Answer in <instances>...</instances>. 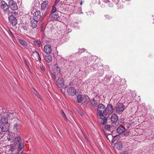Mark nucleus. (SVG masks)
I'll return each mask as SVG.
<instances>
[{"instance_id":"nucleus-1","label":"nucleus","mask_w":154,"mask_h":154,"mask_svg":"<svg viewBox=\"0 0 154 154\" xmlns=\"http://www.w3.org/2000/svg\"><path fill=\"white\" fill-rule=\"evenodd\" d=\"M97 116L102 119L100 121L101 123L104 124L106 122L107 119L106 118L107 114L105 113L106 109L105 106L102 104H100L97 107Z\"/></svg>"},{"instance_id":"nucleus-2","label":"nucleus","mask_w":154,"mask_h":154,"mask_svg":"<svg viewBox=\"0 0 154 154\" xmlns=\"http://www.w3.org/2000/svg\"><path fill=\"white\" fill-rule=\"evenodd\" d=\"M8 6L12 10L15 11L17 10L18 9V6L16 3L13 0H10L8 2Z\"/></svg>"},{"instance_id":"nucleus-3","label":"nucleus","mask_w":154,"mask_h":154,"mask_svg":"<svg viewBox=\"0 0 154 154\" xmlns=\"http://www.w3.org/2000/svg\"><path fill=\"white\" fill-rule=\"evenodd\" d=\"M125 107L123 103H120L118 104L116 108V112L117 114H121L125 109Z\"/></svg>"},{"instance_id":"nucleus-4","label":"nucleus","mask_w":154,"mask_h":154,"mask_svg":"<svg viewBox=\"0 0 154 154\" xmlns=\"http://www.w3.org/2000/svg\"><path fill=\"white\" fill-rule=\"evenodd\" d=\"M60 72V69L57 66H55L54 67L53 72L52 74V78L55 79L56 78L58 77L57 75Z\"/></svg>"},{"instance_id":"nucleus-5","label":"nucleus","mask_w":154,"mask_h":154,"mask_svg":"<svg viewBox=\"0 0 154 154\" xmlns=\"http://www.w3.org/2000/svg\"><path fill=\"white\" fill-rule=\"evenodd\" d=\"M14 135V134L12 132L9 133L8 136V137L9 139V140H13V136ZM13 140L14 141H15L16 142L19 143L21 141V137L20 136H17L15 138V139H14Z\"/></svg>"},{"instance_id":"nucleus-6","label":"nucleus","mask_w":154,"mask_h":154,"mask_svg":"<svg viewBox=\"0 0 154 154\" xmlns=\"http://www.w3.org/2000/svg\"><path fill=\"white\" fill-rule=\"evenodd\" d=\"M0 128L2 133L8 132L10 128V125L9 124H1Z\"/></svg>"},{"instance_id":"nucleus-7","label":"nucleus","mask_w":154,"mask_h":154,"mask_svg":"<svg viewBox=\"0 0 154 154\" xmlns=\"http://www.w3.org/2000/svg\"><path fill=\"white\" fill-rule=\"evenodd\" d=\"M8 18L10 22L12 25L15 26L17 24V20L13 15H10Z\"/></svg>"},{"instance_id":"nucleus-8","label":"nucleus","mask_w":154,"mask_h":154,"mask_svg":"<svg viewBox=\"0 0 154 154\" xmlns=\"http://www.w3.org/2000/svg\"><path fill=\"white\" fill-rule=\"evenodd\" d=\"M105 113L107 114L112 113L113 111V107L111 104H108L106 106Z\"/></svg>"},{"instance_id":"nucleus-9","label":"nucleus","mask_w":154,"mask_h":154,"mask_svg":"<svg viewBox=\"0 0 154 154\" xmlns=\"http://www.w3.org/2000/svg\"><path fill=\"white\" fill-rule=\"evenodd\" d=\"M40 12L39 11H37L33 14V19L39 21L41 18Z\"/></svg>"},{"instance_id":"nucleus-10","label":"nucleus","mask_w":154,"mask_h":154,"mask_svg":"<svg viewBox=\"0 0 154 154\" xmlns=\"http://www.w3.org/2000/svg\"><path fill=\"white\" fill-rule=\"evenodd\" d=\"M56 83L58 87H61L64 85V81L63 79L61 77L59 78L56 82Z\"/></svg>"},{"instance_id":"nucleus-11","label":"nucleus","mask_w":154,"mask_h":154,"mask_svg":"<svg viewBox=\"0 0 154 154\" xmlns=\"http://www.w3.org/2000/svg\"><path fill=\"white\" fill-rule=\"evenodd\" d=\"M67 91L68 94L71 96H74L76 94V90L72 87L67 88Z\"/></svg>"},{"instance_id":"nucleus-12","label":"nucleus","mask_w":154,"mask_h":154,"mask_svg":"<svg viewBox=\"0 0 154 154\" xmlns=\"http://www.w3.org/2000/svg\"><path fill=\"white\" fill-rule=\"evenodd\" d=\"M44 51L47 54H50L51 52L52 49L51 47L48 45H46L44 48Z\"/></svg>"},{"instance_id":"nucleus-13","label":"nucleus","mask_w":154,"mask_h":154,"mask_svg":"<svg viewBox=\"0 0 154 154\" xmlns=\"http://www.w3.org/2000/svg\"><path fill=\"white\" fill-rule=\"evenodd\" d=\"M38 21L33 18L30 21L31 26L32 28H36Z\"/></svg>"},{"instance_id":"nucleus-14","label":"nucleus","mask_w":154,"mask_h":154,"mask_svg":"<svg viewBox=\"0 0 154 154\" xmlns=\"http://www.w3.org/2000/svg\"><path fill=\"white\" fill-rule=\"evenodd\" d=\"M110 119L112 123H116L118 120V117L115 114H113L110 118Z\"/></svg>"},{"instance_id":"nucleus-15","label":"nucleus","mask_w":154,"mask_h":154,"mask_svg":"<svg viewBox=\"0 0 154 154\" xmlns=\"http://www.w3.org/2000/svg\"><path fill=\"white\" fill-rule=\"evenodd\" d=\"M20 129L19 125L17 123H16L14 125L13 130L14 131L16 132H20Z\"/></svg>"},{"instance_id":"nucleus-16","label":"nucleus","mask_w":154,"mask_h":154,"mask_svg":"<svg viewBox=\"0 0 154 154\" xmlns=\"http://www.w3.org/2000/svg\"><path fill=\"white\" fill-rule=\"evenodd\" d=\"M89 101V98L88 96L84 95L82 96V103L87 104Z\"/></svg>"},{"instance_id":"nucleus-17","label":"nucleus","mask_w":154,"mask_h":154,"mask_svg":"<svg viewBox=\"0 0 154 154\" xmlns=\"http://www.w3.org/2000/svg\"><path fill=\"white\" fill-rule=\"evenodd\" d=\"M0 122L1 124H8V119L7 117L5 116H2L1 117Z\"/></svg>"},{"instance_id":"nucleus-18","label":"nucleus","mask_w":154,"mask_h":154,"mask_svg":"<svg viewBox=\"0 0 154 154\" xmlns=\"http://www.w3.org/2000/svg\"><path fill=\"white\" fill-rule=\"evenodd\" d=\"M125 130V128L123 126H121L117 129V133L119 134H121L124 132Z\"/></svg>"},{"instance_id":"nucleus-19","label":"nucleus","mask_w":154,"mask_h":154,"mask_svg":"<svg viewBox=\"0 0 154 154\" xmlns=\"http://www.w3.org/2000/svg\"><path fill=\"white\" fill-rule=\"evenodd\" d=\"M48 2L47 1H45L42 4L41 9L43 11H45L46 8L48 6Z\"/></svg>"},{"instance_id":"nucleus-20","label":"nucleus","mask_w":154,"mask_h":154,"mask_svg":"<svg viewBox=\"0 0 154 154\" xmlns=\"http://www.w3.org/2000/svg\"><path fill=\"white\" fill-rule=\"evenodd\" d=\"M51 18L53 20L59 21L60 20L59 15L57 13L52 15Z\"/></svg>"},{"instance_id":"nucleus-21","label":"nucleus","mask_w":154,"mask_h":154,"mask_svg":"<svg viewBox=\"0 0 154 154\" xmlns=\"http://www.w3.org/2000/svg\"><path fill=\"white\" fill-rule=\"evenodd\" d=\"M17 40L19 42L23 47L26 48H27L28 45L26 42L21 39H17Z\"/></svg>"},{"instance_id":"nucleus-22","label":"nucleus","mask_w":154,"mask_h":154,"mask_svg":"<svg viewBox=\"0 0 154 154\" xmlns=\"http://www.w3.org/2000/svg\"><path fill=\"white\" fill-rule=\"evenodd\" d=\"M24 144L22 142L20 143L18 146V149L17 152L19 153L20 151L24 148Z\"/></svg>"},{"instance_id":"nucleus-23","label":"nucleus","mask_w":154,"mask_h":154,"mask_svg":"<svg viewBox=\"0 0 154 154\" xmlns=\"http://www.w3.org/2000/svg\"><path fill=\"white\" fill-rule=\"evenodd\" d=\"M7 7H8V4L4 1H2L1 2V8L3 9Z\"/></svg>"},{"instance_id":"nucleus-24","label":"nucleus","mask_w":154,"mask_h":154,"mask_svg":"<svg viewBox=\"0 0 154 154\" xmlns=\"http://www.w3.org/2000/svg\"><path fill=\"white\" fill-rule=\"evenodd\" d=\"M45 59L46 61L48 63L51 62L52 61V57L51 56H46Z\"/></svg>"},{"instance_id":"nucleus-25","label":"nucleus","mask_w":154,"mask_h":154,"mask_svg":"<svg viewBox=\"0 0 154 154\" xmlns=\"http://www.w3.org/2000/svg\"><path fill=\"white\" fill-rule=\"evenodd\" d=\"M56 5H57V4L55 3L54 5V6H52V8L51 10V14L54 13L56 11V10H57V9L56 8Z\"/></svg>"},{"instance_id":"nucleus-26","label":"nucleus","mask_w":154,"mask_h":154,"mask_svg":"<svg viewBox=\"0 0 154 154\" xmlns=\"http://www.w3.org/2000/svg\"><path fill=\"white\" fill-rule=\"evenodd\" d=\"M90 103L91 104L94 106V107H95L97 106V103L94 99H93V100L90 101Z\"/></svg>"},{"instance_id":"nucleus-27","label":"nucleus","mask_w":154,"mask_h":154,"mask_svg":"<svg viewBox=\"0 0 154 154\" xmlns=\"http://www.w3.org/2000/svg\"><path fill=\"white\" fill-rule=\"evenodd\" d=\"M82 96L79 94L78 95L77 98V101L79 103H80L82 101Z\"/></svg>"},{"instance_id":"nucleus-28","label":"nucleus","mask_w":154,"mask_h":154,"mask_svg":"<svg viewBox=\"0 0 154 154\" xmlns=\"http://www.w3.org/2000/svg\"><path fill=\"white\" fill-rule=\"evenodd\" d=\"M34 44L38 47H39L40 46L41 42L40 41H35L33 42Z\"/></svg>"},{"instance_id":"nucleus-29","label":"nucleus","mask_w":154,"mask_h":154,"mask_svg":"<svg viewBox=\"0 0 154 154\" xmlns=\"http://www.w3.org/2000/svg\"><path fill=\"white\" fill-rule=\"evenodd\" d=\"M34 93L35 94L36 96H37V97L40 99L41 100H42V98L41 97V96L38 93V92L34 89Z\"/></svg>"},{"instance_id":"nucleus-30","label":"nucleus","mask_w":154,"mask_h":154,"mask_svg":"<svg viewBox=\"0 0 154 154\" xmlns=\"http://www.w3.org/2000/svg\"><path fill=\"white\" fill-rule=\"evenodd\" d=\"M61 115L62 116V117L65 120L67 119L66 116L64 113V111L63 110H61L60 111Z\"/></svg>"},{"instance_id":"nucleus-31","label":"nucleus","mask_w":154,"mask_h":154,"mask_svg":"<svg viewBox=\"0 0 154 154\" xmlns=\"http://www.w3.org/2000/svg\"><path fill=\"white\" fill-rule=\"evenodd\" d=\"M8 7H7L3 9L4 11L5 14H7L8 15L9 14L8 13V10L9 9Z\"/></svg>"},{"instance_id":"nucleus-32","label":"nucleus","mask_w":154,"mask_h":154,"mask_svg":"<svg viewBox=\"0 0 154 154\" xmlns=\"http://www.w3.org/2000/svg\"><path fill=\"white\" fill-rule=\"evenodd\" d=\"M118 135H116L113 137V138L112 140V143L115 142L116 141V140H117V139H118L119 137H118Z\"/></svg>"},{"instance_id":"nucleus-33","label":"nucleus","mask_w":154,"mask_h":154,"mask_svg":"<svg viewBox=\"0 0 154 154\" xmlns=\"http://www.w3.org/2000/svg\"><path fill=\"white\" fill-rule=\"evenodd\" d=\"M111 126L109 125H107L105 126V130L107 131L110 130Z\"/></svg>"},{"instance_id":"nucleus-34","label":"nucleus","mask_w":154,"mask_h":154,"mask_svg":"<svg viewBox=\"0 0 154 154\" xmlns=\"http://www.w3.org/2000/svg\"><path fill=\"white\" fill-rule=\"evenodd\" d=\"M40 67L42 70V71H45V67L42 64H40Z\"/></svg>"},{"instance_id":"nucleus-35","label":"nucleus","mask_w":154,"mask_h":154,"mask_svg":"<svg viewBox=\"0 0 154 154\" xmlns=\"http://www.w3.org/2000/svg\"><path fill=\"white\" fill-rule=\"evenodd\" d=\"M85 49L84 48L80 49L78 51L79 53H81L85 51Z\"/></svg>"},{"instance_id":"nucleus-36","label":"nucleus","mask_w":154,"mask_h":154,"mask_svg":"<svg viewBox=\"0 0 154 154\" xmlns=\"http://www.w3.org/2000/svg\"><path fill=\"white\" fill-rule=\"evenodd\" d=\"M122 145L121 144H118L117 146V148L119 150L122 149Z\"/></svg>"},{"instance_id":"nucleus-37","label":"nucleus","mask_w":154,"mask_h":154,"mask_svg":"<svg viewBox=\"0 0 154 154\" xmlns=\"http://www.w3.org/2000/svg\"><path fill=\"white\" fill-rule=\"evenodd\" d=\"M120 154H128V152L127 151H123L120 153Z\"/></svg>"},{"instance_id":"nucleus-38","label":"nucleus","mask_w":154,"mask_h":154,"mask_svg":"<svg viewBox=\"0 0 154 154\" xmlns=\"http://www.w3.org/2000/svg\"><path fill=\"white\" fill-rule=\"evenodd\" d=\"M23 27L24 30H26L27 29V27L26 26H23Z\"/></svg>"},{"instance_id":"nucleus-39","label":"nucleus","mask_w":154,"mask_h":154,"mask_svg":"<svg viewBox=\"0 0 154 154\" xmlns=\"http://www.w3.org/2000/svg\"><path fill=\"white\" fill-rule=\"evenodd\" d=\"M11 14H14V15H15V16H16L17 15V13H16V12H11Z\"/></svg>"},{"instance_id":"nucleus-40","label":"nucleus","mask_w":154,"mask_h":154,"mask_svg":"<svg viewBox=\"0 0 154 154\" xmlns=\"http://www.w3.org/2000/svg\"><path fill=\"white\" fill-rule=\"evenodd\" d=\"M35 52L37 54V56H39V54L38 52L37 51H35Z\"/></svg>"},{"instance_id":"nucleus-41","label":"nucleus","mask_w":154,"mask_h":154,"mask_svg":"<svg viewBox=\"0 0 154 154\" xmlns=\"http://www.w3.org/2000/svg\"><path fill=\"white\" fill-rule=\"evenodd\" d=\"M10 34H9L10 35H11L13 36H14L13 34L11 31H10Z\"/></svg>"},{"instance_id":"nucleus-42","label":"nucleus","mask_w":154,"mask_h":154,"mask_svg":"<svg viewBox=\"0 0 154 154\" xmlns=\"http://www.w3.org/2000/svg\"><path fill=\"white\" fill-rule=\"evenodd\" d=\"M37 57H38V60L41 61V57L40 56V55H39V56H37Z\"/></svg>"},{"instance_id":"nucleus-43","label":"nucleus","mask_w":154,"mask_h":154,"mask_svg":"<svg viewBox=\"0 0 154 154\" xmlns=\"http://www.w3.org/2000/svg\"><path fill=\"white\" fill-rule=\"evenodd\" d=\"M25 63H26V65H27V66L28 67V68L29 69V66L28 65V64H27V62H26V60H25Z\"/></svg>"},{"instance_id":"nucleus-44","label":"nucleus","mask_w":154,"mask_h":154,"mask_svg":"<svg viewBox=\"0 0 154 154\" xmlns=\"http://www.w3.org/2000/svg\"><path fill=\"white\" fill-rule=\"evenodd\" d=\"M47 15V12H46V14L43 16V17L44 18V17H45Z\"/></svg>"},{"instance_id":"nucleus-45","label":"nucleus","mask_w":154,"mask_h":154,"mask_svg":"<svg viewBox=\"0 0 154 154\" xmlns=\"http://www.w3.org/2000/svg\"><path fill=\"white\" fill-rule=\"evenodd\" d=\"M47 15V12H46V14L43 16V17L44 18V17H45Z\"/></svg>"},{"instance_id":"nucleus-46","label":"nucleus","mask_w":154,"mask_h":154,"mask_svg":"<svg viewBox=\"0 0 154 154\" xmlns=\"http://www.w3.org/2000/svg\"><path fill=\"white\" fill-rule=\"evenodd\" d=\"M47 15V12H46V14L43 16V17L44 18V17H45Z\"/></svg>"},{"instance_id":"nucleus-47","label":"nucleus","mask_w":154,"mask_h":154,"mask_svg":"<svg viewBox=\"0 0 154 154\" xmlns=\"http://www.w3.org/2000/svg\"><path fill=\"white\" fill-rule=\"evenodd\" d=\"M10 150H13V148H12V147L11 148H10Z\"/></svg>"},{"instance_id":"nucleus-48","label":"nucleus","mask_w":154,"mask_h":154,"mask_svg":"<svg viewBox=\"0 0 154 154\" xmlns=\"http://www.w3.org/2000/svg\"><path fill=\"white\" fill-rule=\"evenodd\" d=\"M105 17L107 18V17H109V15H106L105 16Z\"/></svg>"},{"instance_id":"nucleus-49","label":"nucleus","mask_w":154,"mask_h":154,"mask_svg":"<svg viewBox=\"0 0 154 154\" xmlns=\"http://www.w3.org/2000/svg\"><path fill=\"white\" fill-rule=\"evenodd\" d=\"M106 3H109L110 2L109 1H107V2H106Z\"/></svg>"},{"instance_id":"nucleus-50","label":"nucleus","mask_w":154,"mask_h":154,"mask_svg":"<svg viewBox=\"0 0 154 154\" xmlns=\"http://www.w3.org/2000/svg\"><path fill=\"white\" fill-rule=\"evenodd\" d=\"M81 115H82V116H83V115H84L83 114V113H82V114H81Z\"/></svg>"},{"instance_id":"nucleus-51","label":"nucleus","mask_w":154,"mask_h":154,"mask_svg":"<svg viewBox=\"0 0 154 154\" xmlns=\"http://www.w3.org/2000/svg\"><path fill=\"white\" fill-rule=\"evenodd\" d=\"M19 152H17L15 154H19Z\"/></svg>"},{"instance_id":"nucleus-52","label":"nucleus","mask_w":154,"mask_h":154,"mask_svg":"<svg viewBox=\"0 0 154 154\" xmlns=\"http://www.w3.org/2000/svg\"><path fill=\"white\" fill-rule=\"evenodd\" d=\"M82 2H81L80 3V5H82Z\"/></svg>"},{"instance_id":"nucleus-53","label":"nucleus","mask_w":154,"mask_h":154,"mask_svg":"<svg viewBox=\"0 0 154 154\" xmlns=\"http://www.w3.org/2000/svg\"><path fill=\"white\" fill-rule=\"evenodd\" d=\"M101 66H103V65H102Z\"/></svg>"},{"instance_id":"nucleus-54","label":"nucleus","mask_w":154,"mask_h":154,"mask_svg":"<svg viewBox=\"0 0 154 154\" xmlns=\"http://www.w3.org/2000/svg\"><path fill=\"white\" fill-rule=\"evenodd\" d=\"M110 78H111V77H109V79H110Z\"/></svg>"},{"instance_id":"nucleus-55","label":"nucleus","mask_w":154,"mask_h":154,"mask_svg":"<svg viewBox=\"0 0 154 154\" xmlns=\"http://www.w3.org/2000/svg\"><path fill=\"white\" fill-rule=\"evenodd\" d=\"M106 78V76L105 77V78Z\"/></svg>"},{"instance_id":"nucleus-56","label":"nucleus","mask_w":154,"mask_h":154,"mask_svg":"<svg viewBox=\"0 0 154 154\" xmlns=\"http://www.w3.org/2000/svg\"><path fill=\"white\" fill-rule=\"evenodd\" d=\"M1 113H0V115H1Z\"/></svg>"}]
</instances>
